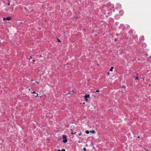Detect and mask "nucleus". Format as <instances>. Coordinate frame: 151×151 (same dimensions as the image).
I'll return each instance as SVG.
<instances>
[{
    "mask_svg": "<svg viewBox=\"0 0 151 151\" xmlns=\"http://www.w3.org/2000/svg\"><path fill=\"white\" fill-rule=\"evenodd\" d=\"M62 139H63V142L64 143H66L67 142V140L66 139V135H63V136Z\"/></svg>",
    "mask_w": 151,
    "mask_h": 151,
    "instance_id": "1",
    "label": "nucleus"
},
{
    "mask_svg": "<svg viewBox=\"0 0 151 151\" xmlns=\"http://www.w3.org/2000/svg\"><path fill=\"white\" fill-rule=\"evenodd\" d=\"M12 19V17H9L6 18H3V20H5V19L7 20H10Z\"/></svg>",
    "mask_w": 151,
    "mask_h": 151,
    "instance_id": "2",
    "label": "nucleus"
},
{
    "mask_svg": "<svg viewBox=\"0 0 151 151\" xmlns=\"http://www.w3.org/2000/svg\"><path fill=\"white\" fill-rule=\"evenodd\" d=\"M32 93L33 94H36V95L35 96V97L38 96V94L36 93L35 91H33L32 92Z\"/></svg>",
    "mask_w": 151,
    "mask_h": 151,
    "instance_id": "3",
    "label": "nucleus"
},
{
    "mask_svg": "<svg viewBox=\"0 0 151 151\" xmlns=\"http://www.w3.org/2000/svg\"><path fill=\"white\" fill-rule=\"evenodd\" d=\"M90 97V95L89 94H86L84 96V98H86L87 99L88 98Z\"/></svg>",
    "mask_w": 151,
    "mask_h": 151,
    "instance_id": "4",
    "label": "nucleus"
},
{
    "mask_svg": "<svg viewBox=\"0 0 151 151\" xmlns=\"http://www.w3.org/2000/svg\"><path fill=\"white\" fill-rule=\"evenodd\" d=\"M72 132H71V134H75L76 133V132L74 131L72 129H71Z\"/></svg>",
    "mask_w": 151,
    "mask_h": 151,
    "instance_id": "5",
    "label": "nucleus"
},
{
    "mask_svg": "<svg viewBox=\"0 0 151 151\" xmlns=\"http://www.w3.org/2000/svg\"><path fill=\"white\" fill-rule=\"evenodd\" d=\"M90 132L92 133H95V131L94 130H91Z\"/></svg>",
    "mask_w": 151,
    "mask_h": 151,
    "instance_id": "6",
    "label": "nucleus"
},
{
    "mask_svg": "<svg viewBox=\"0 0 151 151\" xmlns=\"http://www.w3.org/2000/svg\"><path fill=\"white\" fill-rule=\"evenodd\" d=\"M65 149H63L62 150H58V151H65Z\"/></svg>",
    "mask_w": 151,
    "mask_h": 151,
    "instance_id": "7",
    "label": "nucleus"
},
{
    "mask_svg": "<svg viewBox=\"0 0 151 151\" xmlns=\"http://www.w3.org/2000/svg\"><path fill=\"white\" fill-rule=\"evenodd\" d=\"M86 133L87 134H88L89 133V131L88 130H87L86 131Z\"/></svg>",
    "mask_w": 151,
    "mask_h": 151,
    "instance_id": "8",
    "label": "nucleus"
},
{
    "mask_svg": "<svg viewBox=\"0 0 151 151\" xmlns=\"http://www.w3.org/2000/svg\"><path fill=\"white\" fill-rule=\"evenodd\" d=\"M113 68H114V67H111V68H110V71H112V69H113Z\"/></svg>",
    "mask_w": 151,
    "mask_h": 151,
    "instance_id": "9",
    "label": "nucleus"
},
{
    "mask_svg": "<svg viewBox=\"0 0 151 151\" xmlns=\"http://www.w3.org/2000/svg\"><path fill=\"white\" fill-rule=\"evenodd\" d=\"M85 99V101L87 102H88V99H87L86 98H84Z\"/></svg>",
    "mask_w": 151,
    "mask_h": 151,
    "instance_id": "10",
    "label": "nucleus"
},
{
    "mask_svg": "<svg viewBox=\"0 0 151 151\" xmlns=\"http://www.w3.org/2000/svg\"><path fill=\"white\" fill-rule=\"evenodd\" d=\"M99 92V90H96V91H95V93H96V92Z\"/></svg>",
    "mask_w": 151,
    "mask_h": 151,
    "instance_id": "11",
    "label": "nucleus"
},
{
    "mask_svg": "<svg viewBox=\"0 0 151 151\" xmlns=\"http://www.w3.org/2000/svg\"><path fill=\"white\" fill-rule=\"evenodd\" d=\"M82 134V132H80L79 133H78V135H81Z\"/></svg>",
    "mask_w": 151,
    "mask_h": 151,
    "instance_id": "12",
    "label": "nucleus"
},
{
    "mask_svg": "<svg viewBox=\"0 0 151 151\" xmlns=\"http://www.w3.org/2000/svg\"><path fill=\"white\" fill-rule=\"evenodd\" d=\"M83 150L84 151H86V149L85 148H83Z\"/></svg>",
    "mask_w": 151,
    "mask_h": 151,
    "instance_id": "13",
    "label": "nucleus"
},
{
    "mask_svg": "<svg viewBox=\"0 0 151 151\" xmlns=\"http://www.w3.org/2000/svg\"><path fill=\"white\" fill-rule=\"evenodd\" d=\"M120 14H123V12H122V11H120Z\"/></svg>",
    "mask_w": 151,
    "mask_h": 151,
    "instance_id": "14",
    "label": "nucleus"
},
{
    "mask_svg": "<svg viewBox=\"0 0 151 151\" xmlns=\"http://www.w3.org/2000/svg\"><path fill=\"white\" fill-rule=\"evenodd\" d=\"M135 80H138V78L137 77H136L135 78Z\"/></svg>",
    "mask_w": 151,
    "mask_h": 151,
    "instance_id": "15",
    "label": "nucleus"
},
{
    "mask_svg": "<svg viewBox=\"0 0 151 151\" xmlns=\"http://www.w3.org/2000/svg\"><path fill=\"white\" fill-rule=\"evenodd\" d=\"M9 2H10V1H9V3L8 4V6H9L10 5V4Z\"/></svg>",
    "mask_w": 151,
    "mask_h": 151,
    "instance_id": "16",
    "label": "nucleus"
},
{
    "mask_svg": "<svg viewBox=\"0 0 151 151\" xmlns=\"http://www.w3.org/2000/svg\"><path fill=\"white\" fill-rule=\"evenodd\" d=\"M57 39H58V42H60V40L58 38H57Z\"/></svg>",
    "mask_w": 151,
    "mask_h": 151,
    "instance_id": "17",
    "label": "nucleus"
},
{
    "mask_svg": "<svg viewBox=\"0 0 151 151\" xmlns=\"http://www.w3.org/2000/svg\"><path fill=\"white\" fill-rule=\"evenodd\" d=\"M122 87L123 88H125V86L124 85H123L122 86Z\"/></svg>",
    "mask_w": 151,
    "mask_h": 151,
    "instance_id": "18",
    "label": "nucleus"
},
{
    "mask_svg": "<svg viewBox=\"0 0 151 151\" xmlns=\"http://www.w3.org/2000/svg\"><path fill=\"white\" fill-rule=\"evenodd\" d=\"M42 57V55H40V56L39 57V58H41V57Z\"/></svg>",
    "mask_w": 151,
    "mask_h": 151,
    "instance_id": "19",
    "label": "nucleus"
},
{
    "mask_svg": "<svg viewBox=\"0 0 151 151\" xmlns=\"http://www.w3.org/2000/svg\"><path fill=\"white\" fill-rule=\"evenodd\" d=\"M115 41H117V40L116 39H115Z\"/></svg>",
    "mask_w": 151,
    "mask_h": 151,
    "instance_id": "20",
    "label": "nucleus"
},
{
    "mask_svg": "<svg viewBox=\"0 0 151 151\" xmlns=\"http://www.w3.org/2000/svg\"><path fill=\"white\" fill-rule=\"evenodd\" d=\"M36 83L37 84H38V82L37 81H36Z\"/></svg>",
    "mask_w": 151,
    "mask_h": 151,
    "instance_id": "21",
    "label": "nucleus"
},
{
    "mask_svg": "<svg viewBox=\"0 0 151 151\" xmlns=\"http://www.w3.org/2000/svg\"><path fill=\"white\" fill-rule=\"evenodd\" d=\"M31 58H32V57L31 56H30V58L29 59H30Z\"/></svg>",
    "mask_w": 151,
    "mask_h": 151,
    "instance_id": "22",
    "label": "nucleus"
},
{
    "mask_svg": "<svg viewBox=\"0 0 151 151\" xmlns=\"http://www.w3.org/2000/svg\"><path fill=\"white\" fill-rule=\"evenodd\" d=\"M150 58H151V56H150Z\"/></svg>",
    "mask_w": 151,
    "mask_h": 151,
    "instance_id": "23",
    "label": "nucleus"
},
{
    "mask_svg": "<svg viewBox=\"0 0 151 151\" xmlns=\"http://www.w3.org/2000/svg\"><path fill=\"white\" fill-rule=\"evenodd\" d=\"M33 61H34V62H35V60H33Z\"/></svg>",
    "mask_w": 151,
    "mask_h": 151,
    "instance_id": "24",
    "label": "nucleus"
},
{
    "mask_svg": "<svg viewBox=\"0 0 151 151\" xmlns=\"http://www.w3.org/2000/svg\"><path fill=\"white\" fill-rule=\"evenodd\" d=\"M78 142H79V143H81V142H80L79 141H78Z\"/></svg>",
    "mask_w": 151,
    "mask_h": 151,
    "instance_id": "25",
    "label": "nucleus"
},
{
    "mask_svg": "<svg viewBox=\"0 0 151 151\" xmlns=\"http://www.w3.org/2000/svg\"><path fill=\"white\" fill-rule=\"evenodd\" d=\"M69 93H69V92H68V94H69Z\"/></svg>",
    "mask_w": 151,
    "mask_h": 151,
    "instance_id": "26",
    "label": "nucleus"
},
{
    "mask_svg": "<svg viewBox=\"0 0 151 151\" xmlns=\"http://www.w3.org/2000/svg\"><path fill=\"white\" fill-rule=\"evenodd\" d=\"M138 138H139V136H138Z\"/></svg>",
    "mask_w": 151,
    "mask_h": 151,
    "instance_id": "27",
    "label": "nucleus"
}]
</instances>
